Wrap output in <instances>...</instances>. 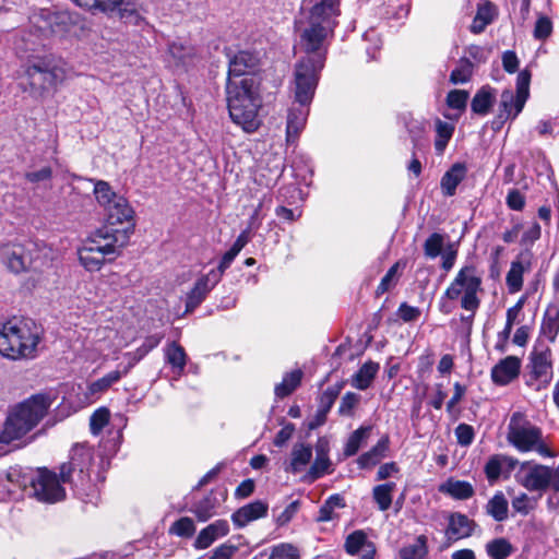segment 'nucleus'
<instances>
[{
  "mask_svg": "<svg viewBox=\"0 0 559 559\" xmlns=\"http://www.w3.org/2000/svg\"><path fill=\"white\" fill-rule=\"evenodd\" d=\"M93 452L85 444H76L70 451L69 461L60 466V477L46 467L37 468L33 473L32 490L34 496L43 502L55 503L66 497L62 484H71L76 493L88 501L97 498L98 489L93 483L90 468Z\"/></svg>",
  "mask_w": 559,
  "mask_h": 559,
  "instance_id": "1",
  "label": "nucleus"
},
{
  "mask_svg": "<svg viewBox=\"0 0 559 559\" xmlns=\"http://www.w3.org/2000/svg\"><path fill=\"white\" fill-rule=\"evenodd\" d=\"M302 19L298 22L300 46L307 53L299 61L312 64L319 60L324 67L326 41L333 37L341 16V0H304Z\"/></svg>",
  "mask_w": 559,
  "mask_h": 559,
  "instance_id": "2",
  "label": "nucleus"
},
{
  "mask_svg": "<svg viewBox=\"0 0 559 559\" xmlns=\"http://www.w3.org/2000/svg\"><path fill=\"white\" fill-rule=\"evenodd\" d=\"M321 70V60L317 64L309 61H298L296 63L292 90L295 104H298V106H293L288 111L286 140L298 138L305 128L309 115L308 107L314 96Z\"/></svg>",
  "mask_w": 559,
  "mask_h": 559,
  "instance_id": "3",
  "label": "nucleus"
},
{
  "mask_svg": "<svg viewBox=\"0 0 559 559\" xmlns=\"http://www.w3.org/2000/svg\"><path fill=\"white\" fill-rule=\"evenodd\" d=\"M126 246L127 231L99 227L82 240L76 254L81 266L93 273L100 271L105 263L114 261Z\"/></svg>",
  "mask_w": 559,
  "mask_h": 559,
  "instance_id": "4",
  "label": "nucleus"
},
{
  "mask_svg": "<svg viewBox=\"0 0 559 559\" xmlns=\"http://www.w3.org/2000/svg\"><path fill=\"white\" fill-rule=\"evenodd\" d=\"M0 259L7 269L14 274L32 272L34 275L27 280V284L32 288L45 283L44 272L50 267L47 250L33 241L1 246Z\"/></svg>",
  "mask_w": 559,
  "mask_h": 559,
  "instance_id": "5",
  "label": "nucleus"
},
{
  "mask_svg": "<svg viewBox=\"0 0 559 559\" xmlns=\"http://www.w3.org/2000/svg\"><path fill=\"white\" fill-rule=\"evenodd\" d=\"M226 91L233 121L247 133L255 131L260 126L258 110L261 105L255 79L242 78L240 81L229 79Z\"/></svg>",
  "mask_w": 559,
  "mask_h": 559,
  "instance_id": "6",
  "label": "nucleus"
},
{
  "mask_svg": "<svg viewBox=\"0 0 559 559\" xmlns=\"http://www.w3.org/2000/svg\"><path fill=\"white\" fill-rule=\"evenodd\" d=\"M40 342V330L33 320L12 319L0 329V354L9 359H32Z\"/></svg>",
  "mask_w": 559,
  "mask_h": 559,
  "instance_id": "7",
  "label": "nucleus"
},
{
  "mask_svg": "<svg viewBox=\"0 0 559 559\" xmlns=\"http://www.w3.org/2000/svg\"><path fill=\"white\" fill-rule=\"evenodd\" d=\"M52 402L50 394H36L19 404L5 421L0 443L9 444L23 438L44 418Z\"/></svg>",
  "mask_w": 559,
  "mask_h": 559,
  "instance_id": "8",
  "label": "nucleus"
},
{
  "mask_svg": "<svg viewBox=\"0 0 559 559\" xmlns=\"http://www.w3.org/2000/svg\"><path fill=\"white\" fill-rule=\"evenodd\" d=\"M481 277L476 267L465 265L457 272L453 282L445 289L443 297L449 300L461 298V307L475 312L480 305L478 293L481 292Z\"/></svg>",
  "mask_w": 559,
  "mask_h": 559,
  "instance_id": "9",
  "label": "nucleus"
},
{
  "mask_svg": "<svg viewBox=\"0 0 559 559\" xmlns=\"http://www.w3.org/2000/svg\"><path fill=\"white\" fill-rule=\"evenodd\" d=\"M508 441L520 452L535 451L542 456L552 455L550 449L543 441L542 430L524 420L519 413L511 417Z\"/></svg>",
  "mask_w": 559,
  "mask_h": 559,
  "instance_id": "10",
  "label": "nucleus"
},
{
  "mask_svg": "<svg viewBox=\"0 0 559 559\" xmlns=\"http://www.w3.org/2000/svg\"><path fill=\"white\" fill-rule=\"evenodd\" d=\"M527 384L536 391L546 389L554 376L552 353L548 346L535 347L530 354Z\"/></svg>",
  "mask_w": 559,
  "mask_h": 559,
  "instance_id": "11",
  "label": "nucleus"
},
{
  "mask_svg": "<svg viewBox=\"0 0 559 559\" xmlns=\"http://www.w3.org/2000/svg\"><path fill=\"white\" fill-rule=\"evenodd\" d=\"M75 3L86 9H98L103 12H117L126 23L139 24V0H74Z\"/></svg>",
  "mask_w": 559,
  "mask_h": 559,
  "instance_id": "12",
  "label": "nucleus"
},
{
  "mask_svg": "<svg viewBox=\"0 0 559 559\" xmlns=\"http://www.w3.org/2000/svg\"><path fill=\"white\" fill-rule=\"evenodd\" d=\"M26 74L32 86L39 90H47L61 82L64 78L63 70L52 60L39 59L29 64Z\"/></svg>",
  "mask_w": 559,
  "mask_h": 559,
  "instance_id": "13",
  "label": "nucleus"
},
{
  "mask_svg": "<svg viewBox=\"0 0 559 559\" xmlns=\"http://www.w3.org/2000/svg\"><path fill=\"white\" fill-rule=\"evenodd\" d=\"M105 211L106 224L103 227H111L114 231H127V243L134 229V211L128 200L123 198L116 199Z\"/></svg>",
  "mask_w": 559,
  "mask_h": 559,
  "instance_id": "14",
  "label": "nucleus"
},
{
  "mask_svg": "<svg viewBox=\"0 0 559 559\" xmlns=\"http://www.w3.org/2000/svg\"><path fill=\"white\" fill-rule=\"evenodd\" d=\"M515 477L518 483L528 491L543 492L550 487L551 468L542 464L523 462Z\"/></svg>",
  "mask_w": 559,
  "mask_h": 559,
  "instance_id": "15",
  "label": "nucleus"
},
{
  "mask_svg": "<svg viewBox=\"0 0 559 559\" xmlns=\"http://www.w3.org/2000/svg\"><path fill=\"white\" fill-rule=\"evenodd\" d=\"M120 368L106 373L104 377L78 386L76 407L83 408L95 403L106 391L121 380Z\"/></svg>",
  "mask_w": 559,
  "mask_h": 559,
  "instance_id": "16",
  "label": "nucleus"
},
{
  "mask_svg": "<svg viewBox=\"0 0 559 559\" xmlns=\"http://www.w3.org/2000/svg\"><path fill=\"white\" fill-rule=\"evenodd\" d=\"M314 452V461L302 477V480L309 484L334 472L333 463L330 459V442L325 437H321L317 440Z\"/></svg>",
  "mask_w": 559,
  "mask_h": 559,
  "instance_id": "17",
  "label": "nucleus"
},
{
  "mask_svg": "<svg viewBox=\"0 0 559 559\" xmlns=\"http://www.w3.org/2000/svg\"><path fill=\"white\" fill-rule=\"evenodd\" d=\"M218 282V272H209L207 274L199 277L192 289L187 294L186 311L191 312L199 307Z\"/></svg>",
  "mask_w": 559,
  "mask_h": 559,
  "instance_id": "18",
  "label": "nucleus"
},
{
  "mask_svg": "<svg viewBox=\"0 0 559 559\" xmlns=\"http://www.w3.org/2000/svg\"><path fill=\"white\" fill-rule=\"evenodd\" d=\"M476 527L477 524L474 520L463 513L453 512L448 518L447 539L451 543L467 538L473 535Z\"/></svg>",
  "mask_w": 559,
  "mask_h": 559,
  "instance_id": "19",
  "label": "nucleus"
},
{
  "mask_svg": "<svg viewBox=\"0 0 559 559\" xmlns=\"http://www.w3.org/2000/svg\"><path fill=\"white\" fill-rule=\"evenodd\" d=\"M521 370V359L516 356H507L491 369V379L498 385H507L516 379Z\"/></svg>",
  "mask_w": 559,
  "mask_h": 559,
  "instance_id": "20",
  "label": "nucleus"
},
{
  "mask_svg": "<svg viewBox=\"0 0 559 559\" xmlns=\"http://www.w3.org/2000/svg\"><path fill=\"white\" fill-rule=\"evenodd\" d=\"M259 58L250 51H239L229 60L228 80L239 76L250 78L258 67Z\"/></svg>",
  "mask_w": 559,
  "mask_h": 559,
  "instance_id": "21",
  "label": "nucleus"
},
{
  "mask_svg": "<svg viewBox=\"0 0 559 559\" xmlns=\"http://www.w3.org/2000/svg\"><path fill=\"white\" fill-rule=\"evenodd\" d=\"M229 533V524L226 520H217L200 531L194 540L195 549H206L218 538Z\"/></svg>",
  "mask_w": 559,
  "mask_h": 559,
  "instance_id": "22",
  "label": "nucleus"
},
{
  "mask_svg": "<svg viewBox=\"0 0 559 559\" xmlns=\"http://www.w3.org/2000/svg\"><path fill=\"white\" fill-rule=\"evenodd\" d=\"M267 514V504L257 500L248 503L233 513L231 520L235 526L245 527L252 521L264 518Z\"/></svg>",
  "mask_w": 559,
  "mask_h": 559,
  "instance_id": "23",
  "label": "nucleus"
},
{
  "mask_svg": "<svg viewBox=\"0 0 559 559\" xmlns=\"http://www.w3.org/2000/svg\"><path fill=\"white\" fill-rule=\"evenodd\" d=\"M313 455V449L310 444L296 443L290 452L289 464L285 468L292 474L305 472L309 466Z\"/></svg>",
  "mask_w": 559,
  "mask_h": 559,
  "instance_id": "24",
  "label": "nucleus"
},
{
  "mask_svg": "<svg viewBox=\"0 0 559 559\" xmlns=\"http://www.w3.org/2000/svg\"><path fill=\"white\" fill-rule=\"evenodd\" d=\"M526 102L513 91L506 90L501 93L499 103V119L508 120L515 118L523 109Z\"/></svg>",
  "mask_w": 559,
  "mask_h": 559,
  "instance_id": "25",
  "label": "nucleus"
},
{
  "mask_svg": "<svg viewBox=\"0 0 559 559\" xmlns=\"http://www.w3.org/2000/svg\"><path fill=\"white\" fill-rule=\"evenodd\" d=\"M467 173L466 166L462 163L454 164L442 177L441 189L444 195L452 197L455 194L456 187L465 178Z\"/></svg>",
  "mask_w": 559,
  "mask_h": 559,
  "instance_id": "26",
  "label": "nucleus"
},
{
  "mask_svg": "<svg viewBox=\"0 0 559 559\" xmlns=\"http://www.w3.org/2000/svg\"><path fill=\"white\" fill-rule=\"evenodd\" d=\"M496 102V90L491 86L480 87L471 102V109L474 114L485 116Z\"/></svg>",
  "mask_w": 559,
  "mask_h": 559,
  "instance_id": "27",
  "label": "nucleus"
},
{
  "mask_svg": "<svg viewBox=\"0 0 559 559\" xmlns=\"http://www.w3.org/2000/svg\"><path fill=\"white\" fill-rule=\"evenodd\" d=\"M429 554L428 538L426 535H418L414 543L400 548L401 559H426Z\"/></svg>",
  "mask_w": 559,
  "mask_h": 559,
  "instance_id": "28",
  "label": "nucleus"
},
{
  "mask_svg": "<svg viewBox=\"0 0 559 559\" xmlns=\"http://www.w3.org/2000/svg\"><path fill=\"white\" fill-rule=\"evenodd\" d=\"M24 178L28 183L33 186L34 189L50 188L52 168L50 165H43L38 168L33 166L25 171Z\"/></svg>",
  "mask_w": 559,
  "mask_h": 559,
  "instance_id": "29",
  "label": "nucleus"
},
{
  "mask_svg": "<svg viewBox=\"0 0 559 559\" xmlns=\"http://www.w3.org/2000/svg\"><path fill=\"white\" fill-rule=\"evenodd\" d=\"M439 490L459 500L468 499L474 495L472 484L465 480H456L452 478L442 484Z\"/></svg>",
  "mask_w": 559,
  "mask_h": 559,
  "instance_id": "30",
  "label": "nucleus"
},
{
  "mask_svg": "<svg viewBox=\"0 0 559 559\" xmlns=\"http://www.w3.org/2000/svg\"><path fill=\"white\" fill-rule=\"evenodd\" d=\"M496 16V7L486 2L478 7L476 15L472 22L471 31L474 34H479L485 31L487 25H489Z\"/></svg>",
  "mask_w": 559,
  "mask_h": 559,
  "instance_id": "31",
  "label": "nucleus"
},
{
  "mask_svg": "<svg viewBox=\"0 0 559 559\" xmlns=\"http://www.w3.org/2000/svg\"><path fill=\"white\" fill-rule=\"evenodd\" d=\"M395 489L396 484L393 481H388L373 487L372 498L380 511H386L390 509Z\"/></svg>",
  "mask_w": 559,
  "mask_h": 559,
  "instance_id": "32",
  "label": "nucleus"
},
{
  "mask_svg": "<svg viewBox=\"0 0 559 559\" xmlns=\"http://www.w3.org/2000/svg\"><path fill=\"white\" fill-rule=\"evenodd\" d=\"M379 365L372 361L365 362L352 379V385L358 390H366L372 383Z\"/></svg>",
  "mask_w": 559,
  "mask_h": 559,
  "instance_id": "33",
  "label": "nucleus"
},
{
  "mask_svg": "<svg viewBox=\"0 0 559 559\" xmlns=\"http://www.w3.org/2000/svg\"><path fill=\"white\" fill-rule=\"evenodd\" d=\"M166 362L171 366L175 372L181 374L187 362V355L182 346L173 342L165 348Z\"/></svg>",
  "mask_w": 559,
  "mask_h": 559,
  "instance_id": "34",
  "label": "nucleus"
},
{
  "mask_svg": "<svg viewBox=\"0 0 559 559\" xmlns=\"http://www.w3.org/2000/svg\"><path fill=\"white\" fill-rule=\"evenodd\" d=\"M94 195L99 206L106 210L112 202L116 203V199L123 198L116 193L110 185L104 180L94 181Z\"/></svg>",
  "mask_w": 559,
  "mask_h": 559,
  "instance_id": "35",
  "label": "nucleus"
},
{
  "mask_svg": "<svg viewBox=\"0 0 559 559\" xmlns=\"http://www.w3.org/2000/svg\"><path fill=\"white\" fill-rule=\"evenodd\" d=\"M508 510V500L501 491L496 492L486 504V512L498 522L507 520Z\"/></svg>",
  "mask_w": 559,
  "mask_h": 559,
  "instance_id": "36",
  "label": "nucleus"
},
{
  "mask_svg": "<svg viewBox=\"0 0 559 559\" xmlns=\"http://www.w3.org/2000/svg\"><path fill=\"white\" fill-rule=\"evenodd\" d=\"M370 431V426H361L350 433L344 447L345 457H350L358 452L360 447L367 441Z\"/></svg>",
  "mask_w": 559,
  "mask_h": 559,
  "instance_id": "37",
  "label": "nucleus"
},
{
  "mask_svg": "<svg viewBox=\"0 0 559 559\" xmlns=\"http://www.w3.org/2000/svg\"><path fill=\"white\" fill-rule=\"evenodd\" d=\"M168 55L176 66H185L194 56V48L181 41H173L168 45Z\"/></svg>",
  "mask_w": 559,
  "mask_h": 559,
  "instance_id": "38",
  "label": "nucleus"
},
{
  "mask_svg": "<svg viewBox=\"0 0 559 559\" xmlns=\"http://www.w3.org/2000/svg\"><path fill=\"white\" fill-rule=\"evenodd\" d=\"M514 551L512 544L506 538H495L486 544V552L491 559H507Z\"/></svg>",
  "mask_w": 559,
  "mask_h": 559,
  "instance_id": "39",
  "label": "nucleus"
},
{
  "mask_svg": "<svg viewBox=\"0 0 559 559\" xmlns=\"http://www.w3.org/2000/svg\"><path fill=\"white\" fill-rule=\"evenodd\" d=\"M524 272L525 266L522 262L513 261L511 263L510 270L506 276V283L510 294H515L522 289Z\"/></svg>",
  "mask_w": 559,
  "mask_h": 559,
  "instance_id": "40",
  "label": "nucleus"
},
{
  "mask_svg": "<svg viewBox=\"0 0 559 559\" xmlns=\"http://www.w3.org/2000/svg\"><path fill=\"white\" fill-rule=\"evenodd\" d=\"M345 506L344 498L341 495L330 496L324 503L320 507L317 518L318 522H328L335 519V510Z\"/></svg>",
  "mask_w": 559,
  "mask_h": 559,
  "instance_id": "41",
  "label": "nucleus"
},
{
  "mask_svg": "<svg viewBox=\"0 0 559 559\" xmlns=\"http://www.w3.org/2000/svg\"><path fill=\"white\" fill-rule=\"evenodd\" d=\"M302 378L301 370H293L286 373L281 383L275 386V395L283 399L289 395L299 384Z\"/></svg>",
  "mask_w": 559,
  "mask_h": 559,
  "instance_id": "42",
  "label": "nucleus"
},
{
  "mask_svg": "<svg viewBox=\"0 0 559 559\" xmlns=\"http://www.w3.org/2000/svg\"><path fill=\"white\" fill-rule=\"evenodd\" d=\"M405 265L406 262L397 261L389 269L377 287L376 293L378 296L383 295L396 285L401 275L400 272L405 267Z\"/></svg>",
  "mask_w": 559,
  "mask_h": 559,
  "instance_id": "43",
  "label": "nucleus"
},
{
  "mask_svg": "<svg viewBox=\"0 0 559 559\" xmlns=\"http://www.w3.org/2000/svg\"><path fill=\"white\" fill-rule=\"evenodd\" d=\"M473 69L474 64L469 59L461 58L457 67L450 74V82L455 85L469 82L473 76Z\"/></svg>",
  "mask_w": 559,
  "mask_h": 559,
  "instance_id": "44",
  "label": "nucleus"
},
{
  "mask_svg": "<svg viewBox=\"0 0 559 559\" xmlns=\"http://www.w3.org/2000/svg\"><path fill=\"white\" fill-rule=\"evenodd\" d=\"M300 548L292 543H280L270 548L269 559H300Z\"/></svg>",
  "mask_w": 559,
  "mask_h": 559,
  "instance_id": "45",
  "label": "nucleus"
},
{
  "mask_svg": "<svg viewBox=\"0 0 559 559\" xmlns=\"http://www.w3.org/2000/svg\"><path fill=\"white\" fill-rule=\"evenodd\" d=\"M33 469H23L22 467H11L7 473V479L20 489L27 486L32 488Z\"/></svg>",
  "mask_w": 559,
  "mask_h": 559,
  "instance_id": "46",
  "label": "nucleus"
},
{
  "mask_svg": "<svg viewBox=\"0 0 559 559\" xmlns=\"http://www.w3.org/2000/svg\"><path fill=\"white\" fill-rule=\"evenodd\" d=\"M506 461H509L511 466H514V464L518 463L515 460L507 459L500 455H495L488 460L485 466V473L490 481L497 480L500 477L502 466Z\"/></svg>",
  "mask_w": 559,
  "mask_h": 559,
  "instance_id": "47",
  "label": "nucleus"
},
{
  "mask_svg": "<svg viewBox=\"0 0 559 559\" xmlns=\"http://www.w3.org/2000/svg\"><path fill=\"white\" fill-rule=\"evenodd\" d=\"M110 419V412L106 407L97 408L90 418L91 432L97 436L108 425Z\"/></svg>",
  "mask_w": 559,
  "mask_h": 559,
  "instance_id": "48",
  "label": "nucleus"
},
{
  "mask_svg": "<svg viewBox=\"0 0 559 559\" xmlns=\"http://www.w3.org/2000/svg\"><path fill=\"white\" fill-rule=\"evenodd\" d=\"M469 93L464 90H452L447 95V105L449 108L457 110L460 114L466 109Z\"/></svg>",
  "mask_w": 559,
  "mask_h": 559,
  "instance_id": "49",
  "label": "nucleus"
},
{
  "mask_svg": "<svg viewBox=\"0 0 559 559\" xmlns=\"http://www.w3.org/2000/svg\"><path fill=\"white\" fill-rule=\"evenodd\" d=\"M537 507V499L530 497L525 492H521L512 499V508L516 513L527 515Z\"/></svg>",
  "mask_w": 559,
  "mask_h": 559,
  "instance_id": "50",
  "label": "nucleus"
},
{
  "mask_svg": "<svg viewBox=\"0 0 559 559\" xmlns=\"http://www.w3.org/2000/svg\"><path fill=\"white\" fill-rule=\"evenodd\" d=\"M369 544L370 542H368L366 534L361 531H356L346 538L345 548L348 554L358 555Z\"/></svg>",
  "mask_w": 559,
  "mask_h": 559,
  "instance_id": "51",
  "label": "nucleus"
},
{
  "mask_svg": "<svg viewBox=\"0 0 559 559\" xmlns=\"http://www.w3.org/2000/svg\"><path fill=\"white\" fill-rule=\"evenodd\" d=\"M444 245V236L439 233L431 234L424 243V252L430 259L441 254Z\"/></svg>",
  "mask_w": 559,
  "mask_h": 559,
  "instance_id": "52",
  "label": "nucleus"
},
{
  "mask_svg": "<svg viewBox=\"0 0 559 559\" xmlns=\"http://www.w3.org/2000/svg\"><path fill=\"white\" fill-rule=\"evenodd\" d=\"M194 532V522L192 519L187 516L177 520L170 527V533L180 537H191Z\"/></svg>",
  "mask_w": 559,
  "mask_h": 559,
  "instance_id": "53",
  "label": "nucleus"
},
{
  "mask_svg": "<svg viewBox=\"0 0 559 559\" xmlns=\"http://www.w3.org/2000/svg\"><path fill=\"white\" fill-rule=\"evenodd\" d=\"M454 432H455L457 443L460 445L468 447L472 444L474 437H475V432H474V428L471 425L460 424L455 428Z\"/></svg>",
  "mask_w": 559,
  "mask_h": 559,
  "instance_id": "54",
  "label": "nucleus"
},
{
  "mask_svg": "<svg viewBox=\"0 0 559 559\" xmlns=\"http://www.w3.org/2000/svg\"><path fill=\"white\" fill-rule=\"evenodd\" d=\"M421 310L418 307L402 302L397 309V316L405 322H415L419 319Z\"/></svg>",
  "mask_w": 559,
  "mask_h": 559,
  "instance_id": "55",
  "label": "nucleus"
},
{
  "mask_svg": "<svg viewBox=\"0 0 559 559\" xmlns=\"http://www.w3.org/2000/svg\"><path fill=\"white\" fill-rule=\"evenodd\" d=\"M552 32V23L547 16H540L535 23L534 37L544 40L550 36Z\"/></svg>",
  "mask_w": 559,
  "mask_h": 559,
  "instance_id": "56",
  "label": "nucleus"
},
{
  "mask_svg": "<svg viewBox=\"0 0 559 559\" xmlns=\"http://www.w3.org/2000/svg\"><path fill=\"white\" fill-rule=\"evenodd\" d=\"M530 82H531V73L527 70H523L518 74L515 94H518V96L524 98V102L527 100L528 95H530Z\"/></svg>",
  "mask_w": 559,
  "mask_h": 559,
  "instance_id": "57",
  "label": "nucleus"
},
{
  "mask_svg": "<svg viewBox=\"0 0 559 559\" xmlns=\"http://www.w3.org/2000/svg\"><path fill=\"white\" fill-rule=\"evenodd\" d=\"M359 399L360 397H359L358 394L353 393V392H347L342 397V401H341V404H340V407H338V413L341 415L350 416L352 413H353L354 407L358 404Z\"/></svg>",
  "mask_w": 559,
  "mask_h": 559,
  "instance_id": "58",
  "label": "nucleus"
},
{
  "mask_svg": "<svg viewBox=\"0 0 559 559\" xmlns=\"http://www.w3.org/2000/svg\"><path fill=\"white\" fill-rule=\"evenodd\" d=\"M559 332L558 318H545L542 323V333L551 342H554Z\"/></svg>",
  "mask_w": 559,
  "mask_h": 559,
  "instance_id": "59",
  "label": "nucleus"
},
{
  "mask_svg": "<svg viewBox=\"0 0 559 559\" xmlns=\"http://www.w3.org/2000/svg\"><path fill=\"white\" fill-rule=\"evenodd\" d=\"M237 550V546L230 543H224L213 550L210 559H231Z\"/></svg>",
  "mask_w": 559,
  "mask_h": 559,
  "instance_id": "60",
  "label": "nucleus"
},
{
  "mask_svg": "<svg viewBox=\"0 0 559 559\" xmlns=\"http://www.w3.org/2000/svg\"><path fill=\"white\" fill-rule=\"evenodd\" d=\"M507 205L513 211H522L525 206V197L519 190H510L507 199Z\"/></svg>",
  "mask_w": 559,
  "mask_h": 559,
  "instance_id": "61",
  "label": "nucleus"
},
{
  "mask_svg": "<svg viewBox=\"0 0 559 559\" xmlns=\"http://www.w3.org/2000/svg\"><path fill=\"white\" fill-rule=\"evenodd\" d=\"M435 129L440 140H450L454 132V123L437 119Z\"/></svg>",
  "mask_w": 559,
  "mask_h": 559,
  "instance_id": "62",
  "label": "nucleus"
},
{
  "mask_svg": "<svg viewBox=\"0 0 559 559\" xmlns=\"http://www.w3.org/2000/svg\"><path fill=\"white\" fill-rule=\"evenodd\" d=\"M194 513L199 521L205 522L214 514L213 506H210V501L206 499L195 507Z\"/></svg>",
  "mask_w": 559,
  "mask_h": 559,
  "instance_id": "63",
  "label": "nucleus"
},
{
  "mask_svg": "<svg viewBox=\"0 0 559 559\" xmlns=\"http://www.w3.org/2000/svg\"><path fill=\"white\" fill-rule=\"evenodd\" d=\"M542 235V228L538 223H533L522 236V242L524 245H531L538 240Z\"/></svg>",
  "mask_w": 559,
  "mask_h": 559,
  "instance_id": "64",
  "label": "nucleus"
}]
</instances>
